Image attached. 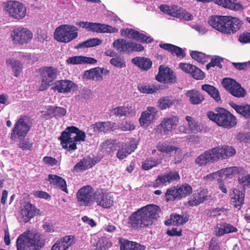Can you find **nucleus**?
Returning <instances> with one entry per match:
<instances>
[{"instance_id":"f257e3e1","label":"nucleus","mask_w":250,"mask_h":250,"mask_svg":"<svg viewBox=\"0 0 250 250\" xmlns=\"http://www.w3.org/2000/svg\"><path fill=\"white\" fill-rule=\"evenodd\" d=\"M160 211V208L157 205H146L133 212L129 217L128 223L136 229L147 227L159 217Z\"/></svg>"},{"instance_id":"f03ea898","label":"nucleus","mask_w":250,"mask_h":250,"mask_svg":"<svg viewBox=\"0 0 250 250\" xmlns=\"http://www.w3.org/2000/svg\"><path fill=\"white\" fill-rule=\"evenodd\" d=\"M45 243L44 236L33 230L25 231L18 237L16 242L18 250H40Z\"/></svg>"},{"instance_id":"7ed1b4c3","label":"nucleus","mask_w":250,"mask_h":250,"mask_svg":"<svg viewBox=\"0 0 250 250\" xmlns=\"http://www.w3.org/2000/svg\"><path fill=\"white\" fill-rule=\"evenodd\" d=\"M85 138L84 132L74 126H71L67 127L62 132L59 139L63 148L72 151L77 148L78 143L85 141Z\"/></svg>"},{"instance_id":"20e7f679","label":"nucleus","mask_w":250,"mask_h":250,"mask_svg":"<svg viewBox=\"0 0 250 250\" xmlns=\"http://www.w3.org/2000/svg\"><path fill=\"white\" fill-rule=\"evenodd\" d=\"M216 111L217 113L213 111H208L207 116L218 125L230 129L236 125L237 119L230 112L221 107L217 108Z\"/></svg>"},{"instance_id":"39448f33","label":"nucleus","mask_w":250,"mask_h":250,"mask_svg":"<svg viewBox=\"0 0 250 250\" xmlns=\"http://www.w3.org/2000/svg\"><path fill=\"white\" fill-rule=\"evenodd\" d=\"M78 28L74 25H61L55 29L54 39L61 42L68 43L78 37Z\"/></svg>"},{"instance_id":"423d86ee","label":"nucleus","mask_w":250,"mask_h":250,"mask_svg":"<svg viewBox=\"0 0 250 250\" xmlns=\"http://www.w3.org/2000/svg\"><path fill=\"white\" fill-rule=\"evenodd\" d=\"M59 74L58 69L52 66H46L40 69L41 80L39 90L44 91L52 85Z\"/></svg>"},{"instance_id":"0eeeda50","label":"nucleus","mask_w":250,"mask_h":250,"mask_svg":"<svg viewBox=\"0 0 250 250\" xmlns=\"http://www.w3.org/2000/svg\"><path fill=\"white\" fill-rule=\"evenodd\" d=\"M31 127L29 117L21 116L14 125L10 138L12 140L24 139Z\"/></svg>"},{"instance_id":"6e6552de","label":"nucleus","mask_w":250,"mask_h":250,"mask_svg":"<svg viewBox=\"0 0 250 250\" xmlns=\"http://www.w3.org/2000/svg\"><path fill=\"white\" fill-rule=\"evenodd\" d=\"M4 9L8 15L16 20L23 19L26 14V8L21 2L9 0L4 3Z\"/></svg>"},{"instance_id":"1a4fd4ad","label":"nucleus","mask_w":250,"mask_h":250,"mask_svg":"<svg viewBox=\"0 0 250 250\" xmlns=\"http://www.w3.org/2000/svg\"><path fill=\"white\" fill-rule=\"evenodd\" d=\"M76 199L78 204L80 206H92L95 202V192H93L91 186H83L77 192Z\"/></svg>"},{"instance_id":"9d476101","label":"nucleus","mask_w":250,"mask_h":250,"mask_svg":"<svg viewBox=\"0 0 250 250\" xmlns=\"http://www.w3.org/2000/svg\"><path fill=\"white\" fill-rule=\"evenodd\" d=\"M113 47L119 52L123 53L142 51L144 49L140 43L122 39L115 40L113 42Z\"/></svg>"},{"instance_id":"9b49d317","label":"nucleus","mask_w":250,"mask_h":250,"mask_svg":"<svg viewBox=\"0 0 250 250\" xmlns=\"http://www.w3.org/2000/svg\"><path fill=\"white\" fill-rule=\"evenodd\" d=\"M76 24L93 32L114 33L118 32V29L116 27L101 23L80 21Z\"/></svg>"},{"instance_id":"f8f14e48","label":"nucleus","mask_w":250,"mask_h":250,"mask_svg":"<svg viewBox=\"0 0 250 250\" xmlns=\"http://www.w3.org/2000/svg\"><path fill=\"white\" fill-rule=\"evenodd\" d=\"M11 38L15 43L23 44L31 40L33 34L27 28L20 26L14 28L11 32Z\"/></svg>"},{"instance_id":"ddd939ff","label":"nucleus","mask_w":250,"mask_h":250,"mask_svg":"<svg viewBox=\"0 0 250 250\" xmlns=\"http://www.w3.org/2000/svg\"><path fill=\"white\" fill-rule=\"evenodd\" d=\"M178 123V118L176 116L165 118L155 129V132L160 136L169 134L175 129Z\"/></svg>"},{"instance_id":"4468645a","label":"nucleus","mask_w":250,"mask_h":250,"mask_svg":"<svg viewBox=\"0 0 250 250\" xmlns=\"http://www.w3.org/2000/svg\"><path fill=\"white\" fill-rule=\"evenodd\" d=\"M95 202L101 207L109 208L113 205L114 197L111 193L98 190L95 192Z\"/></svg>"},{"instance_id":"2eb2a0df","label":"nucleus","mask_w":250,"mask_h":250,"mask_svg":"<svg viewBox=\"0 0 250 250\" xmlns=\"http://www.w3.org/2000/svg\"><path fill=\"white\" fill-rule=\"evenodd\" d=\"M120 33L123 37H127L142 42L149 43L153 41V39L150 36L141 33L131 28L122 29L120 30Z\"/></svg>"},{"instance_id":"dca6fc26","label":"nucleus","mask_w":250,"mask_h":250,"mask_svg":"<svg viewBox=\"0 0 250 250\" xmlns=\"http://www.w3.org/2000/svg\"><path fill=\"white\" fill-rule=\"evenodd\" d=\"M36 212L37 208L35 206L27 203L21 209L18 215V219L21 223H27L35 215Z\"/></svg>"},{"instance_id":"f3484780","label":"nucleus","mask_w":250,"mask_h":250,"mask_svg":"<svg viewBox=\"0 0 250 250\" xmlns=\"http://www.w3.org/2000/svg\"><path fill=\"white\" fill-rule=\"evenodd\" d=\"M109 73V70L106 68L98 67L85 71L83 78L86 80L100 82L104 79L103 75H107Z\"/></svg>"},{"instance_id":"a211bd4d","label":"nucleus","mask_w":250,"mask_h":250,"mask_svg":"<svg viewBox=\"0 0 250 250\" xmlns=\"http://www.w3.org/2000/svg\"><path fill=\"white\" fill-rule=\"evenodd\" d=\"M136 147L137 144L134 139H131L128 142L122 143L117 151V157L122 160L133 152Z\"/></svg>"},{"instance_id":"6ab92c4d","label":"nucleus","mask_w":250,"mask_h":250,"mask_svg":"<svg viewBox=\"0 0 250 250\" xmlns=\"http://www.w3.org/2000/svg\"><path fill=\"white\" fill-rule=\"evenodd\" d=\"M185 119L187 124L185 123L178 127L180 132L188 134L191 132H199L202 130V127L198 125L197 123L191 117L187 116Z\"/></svg>"},{"instance_id":"aec40b11","label":"nucleus","mask_w":250,"mask_h":250,"mask_svg":"<svg viewBox=\"0 0 250 250\" xmlns=\"http://www.w3.org/2000/svg\"><path fill=\"white\" fill-rule=\"evenodd\" d=\"M158 110L152 106H148L146 110L143 111L139 118L141 126H148L154 120L156 119Z\"/></svg>"},{"instance_id":"412c9836","label":"nucleus","mask_w":250,"mask_h":250,"mask_svg":"<svg viewBox=\"0 0 250 250\" xmlns=\"http://www.w3.org/2000/svg\"><path fill=\"white\" fill-rule=\"evenodd\" d=\"M156 79L160 82L165 83H174L176 81L175 76L173 72L168 67L160 65L159 68L158 74Z\"/></svg>"},{"instance_id":"4be33fe9","label":"nucleus","mask_w":250,"mask_h":250,"mask_svg":"<svg viewBox=\"0 0 250 250\" xmlns=\"http://www.w3.org/2000/svg\"><path fill=\"white\" fill-rule=\"evenodd\" d=\"M73 235H66L57 240L52 246L51 250H66L74 243Z\"/></svg>"},{"instance_id":"5701e85b","label":"nucleus","mask_w":250,"mask_h":250,"mask_svg":"<svg viewBox=\"0 0 250 250\" xmlns=\"http://www.w3.org/2000/svg\"><path fill=\"white\" fill-rule=\"evenodd\" d=\"M75 85V83L71 81L61 80L56 81L52 89L57 90L59 93H67L70 92Z\"/></svg>"},{"instance_id":"b1692460","label":"nucleus","mask_w":250,"mask_h":250,"mask_svg":"<svg viewBox=\"0 0 250 250\" xmlns=\"http://www.w3.org/2000/svg\"><path fill=\"white\" fill-rule=\"evenodd\" d=\"M230 203L235 207L240 208L244 203L245 194L243 191L234 188L229 192Z\"/></svg>"},{"instance_id":"393cba45","label":"nucleus","mask_w":250,"mask_h":250,"mask_svg":"<svg viewBox=\"0 0 250 250\" xmlns=\"http://www.w3.org/2000/svg\"><path fill=\"white\" fill-rule=\"evenodd\" d=\"M227 16L212 17L208 21L209 24L214 29L225 33L226 32Z\"/></svg>"},{"instance_id":"a878e982","label":"nucleus","mask_w":250,"mask_h":250,"mask_svg":"<svg viewBox=\"0 0 250 250\" xmlns=\"http://www.w3.org/2000/svg\"><path fill=\"white\" fill-rule=\"evenodd\" d=\"M208 191L206 189H200L193 195L188 203L191 206L198 205L208 200Z\"/></svg>"},{"instance_id":"bb28decb","label":"nucleus","mask_w":250,"mask_h":250,"mask_svg":"<svg viewBox=\"0 0 250 250\" xmlns=\"http://www.w3.org/2000/svg\"><path fill=\"white\" fill-rule=\"evenodd\" d=\"M237 229L229 223H223L221 225H217L214 228V232L215 235L221 236L225 234H228L237 232Z\"/></svg>"},{"instance_id":"cd10ccee","label":"nucleus","mask_w":250,"mask_h":250,"mask_svg":"<svg viewBox=\"0 0 250 250\" xmlns=\"http://www.w3.org/2000/svg\"><path fill=\"white\" fill-rule=\"evenodd\" d=\"M226 32L225 34L234 33L239 29L241 23L240 20L237 18L227 16Z\"/></svg>"},{"instance_id":"c85d7f7f","label":"nucleus","mask_w":250,"mask_h":250,"mask_svg":"<svg viewBox=\"0 0 250 250\" xmlns=\"http://www.w3.org/2000/svg\"><path fill=\"white\" fill-rule=\"evenodd\" d=\"M48 180L50 184L68 193L66 181L62 177L56 175L49 174Z\"/></svg>"},{"instance_id":"c756f323","label":"nucleus","mask_w":250,"mask_h":250,"mask_svg":"<svg viewBox=\"0 0 250 250\" xmlns=\"http://www.w3.org/2000/svg\"><path fill=\"white\" fill-rule=\"evenodd\" d=\"M114 115L123 116H132L135 115V108L132 106H122L114 108L112 110Z\"/></svg>"},{"instance_id":"7c9ffc66","label":"nucleus","mask_w":250,"mask_h":250,"mask_svg":"<svg viewBox=\"0 0 250 250\" xmlns=\"http://www.w3.org/2000/svg\"><path fill=\"white\" fill-rule=\"evenodd\" d=\"M97 62V60L94 58L82 56L69 57L67 60V63L71 64H95Z\"/></svg>"},{"instance_id":"2f4dec72","label":"nucleus","mask_w":250,"mask_h":250,"mask_svg":"<svg viewBox=\"0 0 250 250\" xmlns=\"http://www.w3.org/2000/svg\"><path fill=\"white\" fill-rule=\"evenodd\" d=\"M216 4L223 7L236 11L243 9V5L237 2L236 0H213Z\"/></svg>"},{"instance_id":"473e14b6","label":"nucleus","mask_w":250,"mask_h":250,"mask_svg":"<svg viewBox=\"0 0 250 250\" xmlns=\"http://www.w3.org/2000/svg\"><path fill=\"white\" fill-rule=\"evenodd\" d=\"M188 220V217L187 215L172 213L170 215V218L166 221L165 224L178 226L186 223Z\"/></svg>"},{"instance_id":"72a5a7b5","label":"nucleus","mask_w":250,"mask_h":250,"mask_svg":"<svg viewBox=\"0 0 250 250\" xmlns=\"http://www.w3.org/2000/svg\"><path fill=\"white\" fill-rule=\"evenodd\" d=\"M131 62L133 64L144 70L149 69L152 64L151 61L145 57H135L132 60Z\"/></svg>"},{"instance_id":"f704fd0d","label":"nucleus","mask_w":250,"mask_h":250,"mask_svg":"<svg viewBox=\"0 0 250 250\" xmlns=\"http://www.w3.org/2000/svg\"><path fill=\"white\" fill-rule=\"evenodd\" d=\"M159 46L162 49L168 51L172 54H175L178 57L184 58L186 56L182 48L172 44L160 43Z\"/></svg>"},{"instance_id":"c9c22d12","label":"nucleus","mask_w":250,"mask_h":250,"mask_svg":"<svg viewBox=\"0 0 250 250\" xmlns=\"http://www.w3.org/2000/svg\"><path fill=\"white\" fill-rule=\"evenodd\" d=\"M229 104L237 113L245 118H250V105H238L234 103H230Z\"/></svg>"},{"instance_id":"e433bc0d","label":"nucleus","mask_w":250,"mask_h":250,"mask_svg":"<svg viewBox=\"0 0 250 250\" xmlns=\"http://www.w3.org/2000/svg\"><path fill=\"white\" fill-rule=\"evenodd\" d=\"M242 168L240 167H232L223 168L219 170L221 177L226 179H231L234 176L240 172Z\"/></svg>"},{"instance_id":"4c0bfd02","label":"nucleus","mask_w":250,"mask_h":250,"mask_svg":"<svg viewBox=\"0 0 250 250\" xmlns=\"http://www.w3.org/2000/svg\"><path fill=\"white\" fill-rule=\"evenodd\" d=\"M6 63L8 67L12 69L14 76L18 77L22 69V64L21 62L14 58H9L6 60Z\"/></svg>"},{"instance_id":"58836bf2","label":"nucleus","mask_w":250,"mask_h":250,"mask_svg":"<svg viewBox=\"0 0 250 250\" xmlns=\"http://www.w3.org/2000/svg\"><path fill=\"white\" fill-rule=\"evenodd\" d=\"M186 95L189 98L190 103L193 104H200L204 100L203 96L195 90L188 91Z\"/></svg>"},{"instance_id":"ea45409f","label":"nucleus","mask_w":250,"mask_h":250,"mask_svg":"<svg viewBox=\"0 0 250 250\" xmlns=\"http://www.w3.org/2000/svg\"><path fill=\"white\" fill-rule=\"evenodd\" d=\"M212 161H213L209 150L205 151L195 160V164L199 167L205 166Z\"/></svg>"},{"instance_id":"a19ab883","label":"nucleus","mask_w":250,"mask_h":250,"mask_svg":"<svg viewBox=\"0 0 250 250\" xmlns=\"http://www.w3.org/2000/svg\"><path fill=\"white\" fill-rule=\"evenodd\" d=\"M94 165L90 158H84L75 166L74 169L76 171H80L90 168Z\"/></svg>"},{"instance_id":"79ce46f5","label":"nucleus","mask_w":250,"mask_h":250,"mask_svg":"<svg viewBox=\"0 0 250 250\" xmlns=\"http://www.w3.org/2000/svg\"><path fill=\"white\" fill-rule=\"evenodd\" d=\"M94 131L106 132L110 130L113 127V124L110 122H101L93 125Z\"/></svg>"},{"instance_id":"37998d69","label":"nucleus","mask_w":250,"mask_h":250,"mask_svg":"<svg viewBox=\"0 0 250 250\" xmlns=\"http://www.w3.org/2000/svg\"><path fill=\"white\" fill-rule=\"evenodd\" d=\"M175 103L172 98L170 97H163L160 98L158 102V106L161 110L166 109L172 106Z\"/></svg>"},{"instance_id":"c03bdc74","label":"nucleus","mask_w":250,"mask_h":250,"mask_svg":"<svg viewBox=\"0 0 250 250\" xmlns=\"http://www.w3.org/2000/svg\"><path fill=\"white\" fill-rule=\"evenodd\" d=\"M202 89L206 91L216 101L218 102L220 100L219 92L214 86L206 84L202 86Z\"/></svg>"},{"instance_id":"a18cd8bd","label":"nucleus","mask_w":250,"mask_h":250,"mask_svg":"<svg viewBox=\"0 0 250 250\" xmlns=\"http://www.w3.org/2000/svg\"><path fill=\"white\" fill-rule=\"evenodd\" d=\"M102 41L101 40L98 38H93L87 40V41L83 42L79 44L77 48H83L94 47L102 43Z\"/></svg>"},{"instance_id":"49530a36","label":"nucleus","mask_w":250,"mask_h":250,"mask_svg":"<svg viewBox=\"0 0 250 250\" xmlns=\"http://www.w3.org/2000/svg\"><path fill=\"white\" fill-rule=\"evenodd\" d=\"M116 141L114 140H107L103 142L100 146L102 150L107 152H113L116 149Z\"/></svg>"},{"instance_id":"de8ad7c7","label":"nucleus","mask_w":250,"mask_h":250,"mask_svg":"<svg viewBox=\"0 0 250 250\" xmlns=\"http://www.w3.org/2000/svg\"><path fill=\"white\" fill-rule=\"evenodd\" d=\"M178 192L177 187H172L167 189L165 194V199L167 202L174 201L180 199Z\"/></svg>"},{"instance_id":"09e8293b","label":"nucleus","mask_w":250,"mask_h":250,"mask_svg":"<svg viewBox=\"0 0 250 250\" xmlns=\"http://www.w3.org/2000/svg\"><path fill=\"white\" fill-rule=\"evenodd\" d=\"M157 148L159 151L164 153H169L176 151L178 150L177 147L167 142L159 144L157 146Z\"/></svg>"},{"instance_id":"8fccbe9b","label":"nucleus","mask_w":250,"mask_h":250,"mask_svg":"<svg viewBox=\"0 0 250 250\" xmlns=\"http://www.w3.org/2000/svg\"><path fill=\"white\" fill-rule=\"evenodd\" d=\"M190 56L193 59L202 63H206L209 59V56L197 51H192L190 53Z\"/></svg>"},{"instance_id":"3c124183","label":"nucleus","mask_w":250,"mask_h":250,"mask_svg":"<svg viewBox=\"0 0 250 250\" xmlns=\"http://www.w3.org/2000/svg\"><path fill=\"white\" fill-rule=\"evenodd\" d=\"M162 159L150 158L145 161L142 164L144 170H149L161 163Z\"/></svg>"},{"instance_id":"603ef678","label":"nucleus","mask_w":250,"mask_h":250,"mask_svg":"<svg viewBox=\"0 0 250 250\" xmlns=\"http://www.w3.org/2000/svg\"><path fill=\"white\" fill-rule=\"evenodd\" d=\"M138 87L141 92L146 94L155 93L159 89L157 86L147 84H139Z\"/></svg>"},{"instance_id":"864d4df0","label":"nucleus","mask_w":250,"mask_h":250,"mask_svg":"<svg viewBox=\"0 0 250 250\" xmlns=\"http://www.w3.org/2000/svg\"><path fill=\"white\" fill-rule=\"evenodd\" d=\"M213 161H217L220 159H224L223 155V146H219L208 150Z\"/></svg>"},{"instance_id":"5fc2aeb1","label":"nucleus","mask_w":250,"mask_h":250,"mask_svg":"<svg viewBox=\"0 0 250 250\" xmlns=\"http://www.w3.org/2000/svg\"><path fill=\"white\" fill-rule=\"evenodd\" d=\"M222 84L223 87L229 92L234 87L239 86L238 83L234 80L230 78L223 79Z\"/></svg>"},{"instance_id":"6e6d98bb","label":"nucleus","mask_w":250,"mask_h":250,"mask_svg":"<svg viewBox=\"0 0 250 250\" xmlns=\"http://www.w3.org/2000/svg\"><path fill=\"white\" fill-rule=\"evenodd\" d=\"M169 184L165 173L158 176L153 183V187L158 188L161 186H167Z\"/></svg>"},{"instance_id":"4d7b16f0","label":"nucleus","mask_w":250,"mask_h":250,"mask_svg":"<svg viewBox=\"0 0 250 250\" xmlns=\"http://www.w3.org/2000/svg\"><path fill=\"white\" fill-rule=\"evenodd\" d=\"M177 187L180 199L192 192V188L189 185L184 184L179 188Z\"/></svg>"},{"instance_id":"13d9d810","label":"nucleus","mask_w":250,"mask_h":250,"mask_svg":"<svg viewBox=\"0 0 250 250\" xmlns=\"http://www.w3.org/2000/svg\"><path fill=\"white\" fill-rule=\"evenodd\" d=\"M111 65L118 68H124L126 66L125 62L123 57L117 56L110 60Z\"/></svg>"},{"instance_id":"bf43d9fd","label":"nucleus","mask_w":250,"mask_h":250,"mask_svg":"<svg viewBox=\"0 0 250 250\" xmlns=\"http://www.w3.org/2000/svg\"><path fill=\"white\" fill-rule=\"evenodd\" d=\"M99 247L97 250H107L112 246L110 241L105 237H102L98 241Z\"/></svg>"},{"instance_id":"052dcab7","label":"nucleus","mask_w":250,"mask_h":250,"mask_svg":"<svg viewBox=\"0 0 250 250\" xmlns=\"http://www.w3.org/2000/svg\"><path fill=\"white\" fill-rule=\"evenodd\" d=\"M238 85L239 86L234 87L229 92L234 97H243L246 95V91L239 83Z\"/></svg>"},{"instance_id":"680f3d73","label":"nucleus","mask_w":250,"mask_h":250,"mask_svg":"<svg viewBox=\"0 0 250 250\" xmlns=\"http://www.w3.org/2000/svg\"><path fill=\"white\" fill-rule=\"evenodd\" d=\"M119 243L120 250H131L133 246V242L130 241L123 238H119Z\"/></svg>"},{"instance_id":"e2e57ef3","label":"nucleus","mask_w":250,"mask_h":250,"mask_svg":"<svg viewBox=\"0 0 250 250\" xmlns=\"http://www.w3.org/2000/svg\"><path fill=\"white\" fill-rule=\"evenodd\" d=\"M165 174L169 184L173 182L174 181H178L180 179L178 172L175 170L168 172H165Z\"/></svg>"},{"instance_id":"0e129e2a","label":"nucleus","mask_w":250,"mask_h":250,"mask_svg":"<svg viewBox=\"0 0 250 250\" xmlns=\"http://www.w3.org/2000/svg\"><path fill=\"white\" fill-rule=\"evenodd\" d=\"M223 58L217 56L213 58H212L211 60V62L207 64L206 68L207 69H209L210 68L212 67H214L215 66H219V67H222V65L221 63L223 62Z\"/></svg>"},{"instance_id":"69168bd1","label":"nucleus","mask_w":250,"mask_h":250,"mask_svg":"<svg viewBox=\"0 0 250 250\" xmlns=\"http://www.w3.org/2000/svg\"><path fill=\"white\" fill-rule=\"evenodd\" d=\"M236 151L233 147L228 146H223V155L224 159L231 157L234 155Z\"/></svg>"},{"instance_id":"338daca9","label":"nucleus","mask_w":250,"mask_h":250,"mask_svg":"<svg viewBox=\"0 0 250 250\" xmlns=\"http://www.w3.org/2000/svg\"><path fill=\"white\" fill-rule=\"evenodd\" d=\"M190 75L196 80H203L205 78L204 73L195 66L193 68Z\"/></svg>"},{"instance_id":"774afa93","label":"nucleus","mask_w":250,"mask_h":250,"mask_svg":"<svg viewBox=\"0 0 250 250\" xmlns=\"http://www.w3.org/2000/svg\"><path fill=\"white\" fill-rule=\"evenodd\" d=\"M33 146V143L29 139H21L19 144V147L22 150L30 149Z\"/></svg>"}]
</instances>
